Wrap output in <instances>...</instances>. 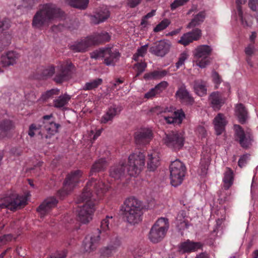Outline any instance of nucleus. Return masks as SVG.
Here are the masks:
<instances>
[{
    "mask_svg": "<svg viewBox=\"0 0 258 258\" xmlns=\"http://www.w3.org/2000/svg\"><path fill=\"white\" fill-rule=\"evenodd\" d=\"M63 15V12L55 4L41 5L33 17L32 26L35 29L42 30L47 27L54 20L62 17Z\"/></svg>",
    "mask_w": 258,
    "mask_h": 258,
    "instance_id": "obj_1",
    "label": "nucleus"
},
{
    "mask_svg": "<svg viewBox=\"0 0 258 258\" xmlns=\"http://www.w3.org/2000/svg\"><path fill=\"white\" fill-rule=\"evenodd\" d=\"M143 207V203L135 197L126 199L122 210L126 221L133 225L141 222Z\"/></svg>",
    "mask_w": 258,
    "mask_h": 258,
    "instance_id": "obj_2",
    "label": "nucleus"
},
{
    "mask_svg": "<svg viewBox=\"0 0 258 258\" xmlns=\"http://www.w3.org/2000/svg\"><path fill=\"white\" fill-rule=\"evenodd\" d=\"M169 227L168 220L165 218H159L152 226L149 234V240L154 243L161 241L165 237Z\"/></svg>",
    "mask_w": 258,
    "mask_h": 258,
    "instance_id": "obj_3",
    "label": "nucleus"
},
{
    "mask_svg": "<svg viewBox=\"0 0 258 258\" xmlns=\"http://www.w3.org/2000/svg\"><path fill=\"white\" fill-rule=\"evenodd\" d=\"M105 191V185L102 182L97 181L95 179L91 178L87 183L79 200L82 202H86V203L93 202L91 199L93 196L92 192H95L98 196L101 197V195Z\"/></svg>",
    "mask_w": 258,
    "mask_h": 258,
    "instance_id": "obj_4",
    "label": "nucleus"
},
{
    "mask_svg": "<svg viewBox=\"0 0 258 258\" xmlns=\"http://www.w3.org/2000/svg\"><path fill=\"white\" fill-rule=\"evenodd\" d=\"M169 170L171 185L174 187L180 185L183 181L186 170L184 164L179 160L176 159L171 163Z\"/></svg>",
    "mask_w": 258,
    "mask_h": 258,
    "instance_id": "obj_5",
    "label": "nucleus"
},
{
    "mask_svg": "<svg viewBox=\"0 0 258 258\" xmlns=\"http://www.w3.org/2000/svg\"><path fill=\"white\" fill-rule=\"evenodd\" d=\"M127 165V173L130 176H134L139 174L145 165V154L138 151L128 157Z\"/></svg>",
    "mask_w": 258,
    "mask_h": 258,
    "instance_id": "obj_6",
    "label": "nucleus"
},
{
    "mask_svg": "<svg viewBox=\"0 0 258 258\" xmlns=\"http://www.w3.org/2000/svg\"><path fill=\"white\" fill-rule=\"evenodd\" d=\"M82 174L83 172L81 170H74L68 174L64 180L62 189L57 191V196L62 198L68 195L79 182Z\"/></svg>",
    "mask_w": 258,
    "mask_h": 258,
    "instance_id": "obj_7",
    "label": "nucleus"
},
{
    "mask_svg": "<svg viewBox=\"0 0 258 258\" xmlns=\"http://www.w3.org/2000/svg\"><path fill=\"white\" fill-rule=\"evenodd\" d=\"M26 204V198L16 193H11L4 198L3 203H0V208H7L12 211H15Z\"/></svg>",
    "mask_w": 258,
    "mask_h": 258,
    "instance_id": "obj_8",
    "label": "nucleus"
},
{
    "mask_svg": "<svg viewBox=\"0 0 258 258\" xmlns=\"http://www.w3.org/2000/svg\"><path fill=\"white\" fill-rule=\"evenodd\" d=\"M235 140L239 144L240 147L245 150L251 148L254 141L253 134L250 130L244 131L238 124L234 125Z\"/></svg>",
    "mask_w": 258,
    "mask_h": 258,
    "instance_id": "obj_9",
    "label": "nucleus"
},
{
    "mask_svg": "<svg viewBox=\"0 0 258 258\" xmlns=\"http://www.w3.org/2000/svg\"><path fill=\"white\" fill-rule=\"evenodd\" d=\"M212 49L207 45L198 46L194 51V56L196 64L201 68H205L210 63V55Z\"/></svg>",
    "mask_w": 258,
    "mask_h": 258,
    "instance_id": "obj_10",
    "label": "nucleus"
},
{
    "mask_svg": "<svg viewBox=\"0 0 258 258\" xmlns=\"http://www.w3.org/2000/svg\"><path fill=\"white\" fill-rule=\"evenodd\" d=\"M164 144L174 151L181 149L184 143L183 134L178 131H171L165 134L163 138Z\"/></svg>",
    "mask_w": 258,
    "mask_h": 258,
    "instance_id": "obj_11",
    "label": "nucleus"
},
{
    "mask_svg": "<svg viewBox=\"0 0 258 258\" xmlns=\"http://www.w3.org/2000/svg\"><path fill=\"white\" fill-rule=\"evenodd\" d=\"M233 172L229 167H227L226 171L224 173V176L223 179L224 182L223 188L220 189L218 192V201L220 204H223L228 200L229 194L226 192L225 190H228L233 184Z\"/></svg>",
    "mask_w": 258,
    "mask_h": 258,
    "instance_id": "obj_12",
    "label": "nucleus"
},
{
    "mask_svg": "<svg viewBox=\"0 0 258 258\" xmlns=\"http://www.w3.org/2000/svg\"><path fill=\"white\" fill-rule=\"evenodd\" d=\"M74 67V66L71 62L61 64L53 79L54 82L57 84H61L69 80L71 78Z\"/></svg>",
    "mask_w": 258,
    "mask_h": 258,
    "instance_id": "obj_13",
    "label": "nucleus"
},
{
    "mask_svg": "<svg viewBox=\"0 0 258 258\" xmlns=\"http://www.w3.org/2000/svg\"><path fill=\"white\" fill-rule=\"evenodd\" d=\"M95 211V203L90 202L80 207L78 210V220L86 224L92 219V215Z\"/></svg>",
    "mask_w": 258,
    "mask_h": 258,
    "instance_id": "obj_14",
    "label": "nucleus"
},
{
    "mask_svg": "<svg viewBox=\"0 0 258 258\" xmlns=\"http://www.w3.org/2000/svg\"><path fill=\"white\" fill-rule=\"evenodd\" d=\"M170 47L169 41L162 40L153 43L150 47L149 51L156 56L163 57L169 52Z\"/></svg>",
    "mask_w": 258,
    "mask_h": 258,
    "instance_id": "obj_15",
    "label": "nucleus"
},
{
    "mask_svg": "<svg viewBox=\"0 0 258 258\" xmlns=\"http://www.w3.org/2000/svg\"><path fill=\"white\" fill-rule=\"evenodd\" d=\"M86 38L90 46L107 42L110 40L111 36L107 32L102 31L100 32H94Z\"/></svg>",
    "mask_w": 258,
    "mask_h": 258,
    "instance_id": "obj_16",
    "label": "nucleus"
},
{
    "mask_svg": "<svg viewBox=\"0 0 258 258\" xmlns=\"http://www.w3.org/2000/svg\"><path fill=\"white\" fill-rule=\"evenodd\" d=\"M119 239L115 237L112 239L110 243L106 246L102 247L99 250L100 255L102 257L107 258L111 256L116 252L118 248L120 246Z\"/></svg>",
    "mask_w": 258,
    "mask_h": 258,
    "instance_id": "obj_17",
    "label": "nucleus"
},
{
    "mask_svg": "<svg viewBox=\"0 0 258 258\" xmlns=\"http://www.w3.org/2000/svg\"><path fill=\"white\" fill-rule=\"evenodd\" d=\"M202 35V30L199 28H195L190 32L183 34L178 42L185 46L194 41L199 40L201 38Z\"/></svg>",
    "mask_w": 258,
    "mask_h": 258,
    "instance_id": "obj_18",
    "label": "nucleus"
},
{
    "mask_svg": "<svg viewBox=\"0 0 258 258\" xmlns=\"http://www.w3.org/2000/svg\"><path fill=\"white\" fill-rule=\"evenodd\" d=\"M152 138V132L149 128H141L135 133V142L138 145H142L148 144Z\"/></svg>",
    "mask_w": 258,
    "mask_h": 258,
    "instance_id": "obj_19",
    "label": "nucleus"
},
{
    "mask_svg": "<svg viewBox=\"0 0 258 258\" xmlns=\"http://www.w3.org/2000/svg\"><path fill=\"white\" fill-rule=\"evenodd\" d=\"M120 57V53L117 49L112 50L110 47H105V54H104V63L106 66H114Z\"/></svg>",
    "mask_w": 258,
    "mask_h": 258,
    "instance_id": "obj_20",
    "label": "nucleus"
},
{
    "mask_svg": "<svg viewBox=\"0 0 258 258\" xmlns=\"http://www.w3.org/2000/svg\"><path fill=\"white\" fill-rule=\"evenodd\" d=\"M127 166L123 162L114 164L109 169V176L115 180L121 179L124 177Z\"/></svg>",
    "mask_w": 258,
    "mask_h": 258,
    "instance_id": "obj_21",
    "label": "nucleus"
},
{
    "mask_svg": "<svg viewBox=\"0 0 258 258\" xmlns=\"http://www.w3.org/2000/svg\"><path fill=\"white\" fill-rule=\"evenodd\" d=\"M203 244L200 242H194L187 239L186 241L181 242L179 245V250L183 253H190L200 249Z\"/></svg>",
    "mask_w": 258,
    "mask_h": 258,
    "instance_id": "obj_22",
    "label": "nucleus"
},
{
    "mask_svg": "<svg viewBox=\"0 0 258 258\" xmlns=\"http://www.w3.org/2000/svg\"><path fill=\"white\" fill-rule=\"evenodd\" d=\"M175 97L186 105H192L195 102L194 98L189 94L184 84L178 88L175 93Z\"/></svg>",
    "mask_w": 258,
    "mask_h": 258,
    "instance_id": "obj_23",
    "label": "nucleus"
},
{
    "mask_svg": "<svg viewBox=\"0 0 258 258\" xmlns=\"http://www.w3.org/2000/svg\"><path fill=\"white\" fill-rule=\"evenodd\" d=\"M53 116L52 114L44 115L42 117V126L46 132H51V134H55L58 133V129L60 125L55 123L51 119Z\"/></svg>",
    "mask_w": 258,
    "mask_h": 258,
    "instance_id": "obj_24",
    "label": "nucleus"
},
{
    "mask_svg": "<svg viewBox=\"0 0 258 258\" xmlns=\"http://www.w3.org/2000/svg\"><path fill=\"white\" fill-rule=\"evenodd\" d=\"M58 201L55 198H48L37 208V211L40 214L41 217H43L50 209L55 207Z\"/></svg>",
    "mask_w": 258,
    "mask_h": 258,
    "instance_id": "obj_25",
    "label": "nucleus"
},
{
    "mask_svg": "<svg viewBox=\"0 0 258 258\" xmlns=\"http://www.w3.org/2000/svg\"><path fill=\"white\" fill-rule=\"evenodd\" d=\"M100 240V236H87L83 241V246L86 252H90L96 249Z\"/></svg>",
    "mask_w": 258,
    "mask_h": 258,
    "instance_id": "obj_26",
    "label": "nucleus"
},
{
    "mask_svg": "<svg viewBox=\"0 0 258 258\" xmlns=\"http://www.w3.org/2000/svg\"><path fill=\"white\" fill-rule=\"evenodd\" d=\"M20 57L19 53L14 51L8 52L1 57V62L3 67H7L16 64Z\"/></svg>",
    "mask_w": 258,
    "mask_h": 258,
    "instance_id": "obj_27",
    "label": "nucleus"
},
{
    "mask_svg": "<svg viewBox=\"0 0 258 258\" xmlns=\"http://www.w3.org/2000/svg\"><path fill=\"white\" fill-rule=\"evenodd\" d=\"M15 125L14 122L10 119H4L0 121V139H2L7 137L10 132L14 130Z\"/></svg>",
    "mask_w": 258,
    "mask_h": 258,
    "instance_id": "obj_28",
    "label": "nucleus"
},
{
    "mask_svg": "<svg viewBox=\"0 0 258 258\" xmlns=\"http://www.w3.org/2000/svg\"><path fill=\"white\" fill-rule=\"evenodd\" d=\"M109 17V12L106 8H100L98 9L95 15L92 16V22L98 24L105 21Z\"/></svg>",
    "mask_w": 258,
    "mask_h": 258,
    "instance_id": "obj_29",
    "label": "nucleus"
},
{
    "mask_svg": "<svg viewBox=\"0 0 258 258\" xmlns=\"http://www.w3.org/2000/svg\"><path fill=\"white\" fill-rule=\"evenodd\" d=\"M235 115L241 124H244L248 118V111L242 103L237 104L235 108Z\"/></svg>",
    "mask_w": 258,
    "mask_h": 258,
    "instance_id": "obj_30",
    "label": "nucleus"
},
{
    "mask_svg": "<svg viewBox=\"0 0 258 258\" xmlns=\"http://www.w3.org/2000/svg\"><path fill=\"white\" fill-rule=\"evenodd\" d=\"M107 166L108 164L105 158L99 159L92 165L90 171L89 176H92L97 172L104 171Z\"/></svg>",
    "mask_w": 258,
    "mask_h": 258,
    "instance_id": "obj_31",
    "label": "nucleus"
},
{
    "mask_svg": "<svg viewBox=\"0 0 258 258\" xmlns=\"http://www.w3.org/2000/svg\"><path fill=\"white\" fill-rule=\"evenodd\" d=\"M215 129L217 135H221L225 130L227 122L223 114L219 113L214 119Z\"/></svg>",
    "mask_w": 258,
    "mask_h": 258,
    "instance_id": "obj_32",
    "label": "nucleus"
},
{
    "mask_svg": "<svg viewBox=\"0 0 258 258\" xmlns=\"http://www.w3.org/2000/svg\"><path fill=\"white\" fill-rule=\"evenodd\" d=\"M209 100L211 102L212 107L214 110H219L224 101L222 98L221 94L219 92H214L209 96Z\"/></svg>",
    "mask_w": 258,
    "mask_h": 258,
    "instance_id": "obj_33",
    "label": "nucleus"
},
{
    "mask_svg": "<svg viewBox=\"0 0 258 258\" xmlns=\"http://www.w3.org/2000/svg\"><path fill=\"white\" fill-rule=\"evenodd\" d=\"M206 17L205 11H201L196 15L187 25L186 28L190 29L200 25L204 22Z\"/></svg>",
    "mask_w": 258,
    "mask_h": 258,
    "instance_id": "obj_34",
    "label": "nucleus"
},
{
    "mask_svg": "<svg viewBox=\"0 0 258 258\" xmlns=\"http://www.w3.org/2000/svg\"><path fill=\"white\" fill-rule=\"evenodd\" d=\"M90 46L87 38L80 41L75 42L69 46V48L74 52H84Z\"/></svg>",
    "mask_w": 258,
    "mask_h": 258,
    "instance_id": "obj_35",
    "label": "nucleus"
},
{
    "mask_svg": "<svg viewBox=\"0 0 258 258\" xmlns=\"http://www.w3.org/2000/svg\"><path fill=\"white\" fill-rule=\"evenodd\" d=\"M194 89L195 93L200 96L207 94V87L205 82L201 80H197L194 82Z\"/></svg>",
    "mask_w": 258,
    "mask_h": 258,
    "instance_id": "obj_36",
    "label": "nucleus"
},
{
    "mask_svg": "<svg viewBox=\"0 0 258 258\" xmlns=\"http://www.w3.org/2000/svg\"><path fill=\"white\" fill-rule=\"evenodd\" d=\"M185 213L184 211L180 212L176 218V227L179 231H182L188 228L189 226L188 221L185 218Z\"/></svg>",
    "mask_w": 258,
    "mask_h": 258,
    "instance_id": "obj_37",
    "label": "nucleus"
},
{
    "mask_svg": "<svg viewBox=\"0 0 258 258\" xmlns=\"http://www.w3.org/2000/svg\"><path fill=\"white\" fill-rule=\"evenodd\" d=\"M159 157L156 155H149V160L147 162L148 169L151 171H155L160 165Z\"/></svg>",
    "mask_w": 258,
    "mask_h": 258,
    "instance_id": "obj_38",
    "label": "nucleus"
},
{
    "mask_svg": "<svg viewBox=\"0 0 258 258\" xmlns=\"http://www.w3.org/2000/svg\"><path fill=\"white\" fill-rule=\"evenodd\" d=\"M89 1V0H65L69 5L79 10H85L88 7Z\"/></svg>",
    "mask_w": 258,
    "mask_h": 258,
    "instance_id": "obj_39",
    "label": "nucleus"
},
{
    "mask_svg": "<svg viewBox=\"0 0 258 258\" xmlns=\"http://www.w3.org/2000/svg\"><path fill=\"white\" fill-rule=\"evenodd\" d=\"M118 107L115 105L108 108L106 113L101 118V122L106 123L109 121L113 119L114 116L117 114Z\"/></svg>",
    "mask_w": 258,
    "mask_h": 258,
    "instance_id": "obj_40",
    "label": "nucleus"
},
{
    "mask_svg": "<svg viewBox=\"0 0 258 258\" xmlns=\"http://www.w3.org/2000/svg\"><path fill=\"white\" fill-rule=\"evenodd\" d=\"M70 99V96L67 94L60 95L57 99L53 100V106L57 108L63 107L68 103Z\"/></svg>",
    "mask_w": 258,
    "mask_h": 258,
    "instance_id": "obj_41",
    "label": "nucleus"
},
{
    "mask_svg": "<svg viewBox=\"0 0 258 258\" xmlns=\"http://www.w3.org/2000/svg\"><path fill=\"white\" fill-rule=\"evenodd\" d=\"M166 70L154 71L150 73L146 74L144 78L147 79H161L167 75Z\"/></svg>",
    "mask_w": 258,
    "mask_h": 258,
    "instance_id": "obj_42",
    "label": "nucleus"
},
{
    "mask_svg": "<svg viewBox=\"0 0 258 258\" xmlns=\"http://www.w3.org/2000/svg\"><path fill=\"white\" fill-rule=\"evenodd\" d=\"M211 159L208 155H204L201 159L200 165L201 169V174L203 175H206L207 173L209 166L210 164Z\"/></svg>",
    "mask_w": 258,
    "mask_h": 258,
    "instance_id": "obj_43",
    "label": "nucleus"
},
{
    "mask_svg": "<svg viewBox=\"0 0 258 258\" xmlns=\"http://www.w3.org/2000/svg\"><path fill=\"white\" fill-rule=\"evenodd\" d=\"M102 83L101 79H96L92 81L87 82L85 84L83 89L84 90H91L97 88Z\"/></svg>",
    "mask_w": 258,
    "mask_h": 258,
    "instance_id": "obj_44",
    "label": "nucleus"
},
{
    "mask_svg": "<svg viewBox=\"0 0 258 258\" xmlns=\"http://www.w3.org/2000/svg\"><path fill=\"white\" fill-rule=\"evenodd\" d=\"M55 73V67L54 66H48L44 69L42 72L41 78L46 79L52 77Z\"/></svg>",
    "mask_w": 258,
    "mask_h": 258,
    "instance_id": "obj_45",
    "label": "nucleus"
},
{
    "mask_svg": "<svg viewBox=\"0 0 258 258\" xmlns=\"http://www.w3.org/2000/svg\"><path fill=\"white\" fill-rule=\"evenodd\" d=\"M170 21L168 19H164L154 29V31L158 32L166 29L170 24Z\"/></svg>",
    "mask_w": 258,
    "mask_h": 258,
    "instance_id": "obj_46",
    "label": "nucleus"
},
{
    "mask_svg": "<svg viewBox=\"0 0 258 258\" xmlns=\"http://www.w3.org/2000/svg\"><path fill=\"white\" fill-rule=\"evenodd\" d=\"M59 93V90L58 89H52L43 93L41 96V98L43 100H46L52 98L55 95H58Z\"/></svg>",
    "mask_w": 258,
    "mask_h": 258,
    "instance_id": "obj_47",
    "label": "nucleus"
},
{
    "mask_svg": "<svg viewBox=\"0 0 258 258\" xmlns=\"http://www.w3.org/2000/svg\"><path fill=\"white\" fill-rule=\"evenodd\" d=\"M185 117V114L182 109H178L174 112L173 117L176 123L178 124H180Z\"/></svg>",
    "mask_w": 258,
    "mask_h": 258,
    "instance_id": "obj_48",
    "label": "nucleus"
},
{
    "mask_svg": "<svg viewBox=\"0 0 258 258\" xmlns=\"http://www.w3.org/2000/svg\"><path fill=\"white\" fill-rule=\"evenodd\" d=\"M105 47L99 48L98 50H96L90 53V57L92 58L95 59L99 58H104V54H105Z\"/></svg>",
    "mask_w": 258,
    "mask_h": 258,
    "instance_id": "obj_49",
    "label": "nucleus"
},
{
    "mask_svg": "<svg viewBox=\"0 0 258 258\" xmlns=\"http://www.w3.org/2000/svg\"><path fill=\"white\" fill-rule=\"evenodd\" d=\"M112 216H106V218L101 222L100 228L102 231H106L109 229L110 221L112 220Z\"/></svg>",
    "mask_w": 258,
    "mask_h": 258,
    "instance_id": "obj_50",
    "label": "nucleus"
},
{
    "mask_svg": "<svg viewBox=\"0 0 258 258\" xmlns=\"http://www.w3.org/2000/svg\"><path fill=\"white\" fill-rule=\"evenodd\" d=\"M246 0H236V3L237 5V13L241 22L243 24L244 19L243 17V12L242 11L241 5L244 4Z\"/></svg>",
    "mask_w": 258,
    "mask_h": 258,
    "instance_id": "obj_51",
    "label": "nucleus"
},
{
    "mask_svg": "<svg viewBox=\"0 0 258 258\" xmlns=\"http://www.w3.org/2000/svg\"><path fill=\"white\" fill-rule=\"evenodd\" d=\"M189 0H174L170 5V8L172 11L175 10L179 7L186 4Z\"/></svg>",
    "mask_w": 258,
    "mask_h": 258,
    "instance_id": "obj_52",
    "label": "nucleus"
},
{
    "mask_svg": "<svg viewBox=\"0 0 258 258\" xmlns=\"http://www.w3.org/2000/svg\"><path fill=\"white\" fill-rule=\"evenodd\" d=\"M10 27V21L8 19L0 20V32L8 29Z\"/></svg>",
    "mask_w": 258,
    "mask_h": 258,
    "instance_id": "obj_53",
    "label": "nucleus"
},
{
    "mask_svg": "<svg viewBox=\"0 0 258 258\" xmlns=\"http://www.w3.org/2000/svg\"><path fill=\"white\" fill-rule=\"evenodd\" d=\"M168 86V83L166 81H162L160 83L158 84L154 87V89L156 91L157 93H159L164 90H165Z\"/></svg>",
    "mask_w": 258,
    "mask_h": 258,
    "instance_id": "obj_54",
    "label": "nucleus"
},
{
    "mask_svg": "<svg viewBox=\"0 0 258 258\" xmlns=\"http://www.w3.org/2000/svg\"><path fill=\"white\" fill-rule=\"evenodd\" d=\"M42 126V125H36L34 123L31 124L29 126V131H28V135L31 137H33L35 135V132L39 130L41 127Z\"/></svg>",
    "mask_w": 258,
    "mask_h": 258,
    "instance_id": "obj_55",
    "label": "nucleus"
},
{
    "mask_svg": "<svg viewBox=\"0 0 258 258\" xmlns=\"http://www.w3.org/2000/svg\"><path fill=\"white\" fill-rule=\"evenodd\" d=\"M187 54L184 52L180 54L178 60L175 64L176 68H179L184 64L185 60L187 58Z\"/></svg>",
    "mask_w": 258,
    "mask_h": 258,
    "instance_id": "obj_56",
    "label": "nucleus"
},
{
    "mask_svg": "<svg viewBox=\"0 0 258 258\" xmlns=\"http://www.w3.org/2000/svg\"><path fill=\"white\" fill-rule=\"evenodd\" d=\"M212 78L214 83L216 84L215 88L217 89L218 88V85L222 82L221 78L219 74L216 71H213L212 72Z\"/></svg>",
    "mask_w": 258,
    "mask_h": 258,
    "instance_id": "obj_57",
    "label": "nucleus"
},
{
    "mask_svg": "<svg viewBox=\"0 0 258 258\" xmlns=\"http://www.w3.org/2000/svg\"><path fill=\"white\" fill-rule=\"evenodd\" d=\"M10 36L9 35L8 37L2 38H0V51H2L5 47L8 46L10 43Z\"/></svg>",
    "mask_w": 258,
    "mask_h": 258,
    "instance_id": "obj_58",
    "label": "nucleus"
},
{
    "mask_svg": "<svg viewBox=\"0 0 258 258\" xmlns=\"http://www.w3.org/2000/svg\"><path fill=\"white\" fill-rule=\"evenodd\" d=\"M137 69V73L136 77L140 75L144 71L147 67V64L145 62L137 63L135 64Z\"/></svg>",
    "mask_w": 258,
    "mask_h": 258,
    "instance_id": "obj_59",
    "label": "nucleus"
},
{
    "mask_svg": "<svg viewBox=\"0 0 258 258\" xmlns=\"http://www.w3.org/2000/svg\"><path fill=\"white\" fill-rule=\"evenodd\" d=\"M249 156L248 154H244L240 157L238 162V166L242 168L245 165Z\"/></svg>",
    "mask_w": 258,
    "mask_h": 258,
    "instance_id": "obj_60",
    "label": "nucleus"
},
{
    "mask_svg": "<svg viewBox=\"0 0 258 258\" xmlns=\"http://www.w3.org/2000/svg\"><path fill=\"white\" fill-rule=\"evenodd\" d=\"M148 44H145L141 46L137 49V56H144L147 53Z\"/></svg>",
    "mask_w": 258,
    "mask_h": 258,
    "instance_id": "obj_61",
    "label": "nucleus"
},
{
    "mask_svg": "<svg viewBox=\"0 0 258 258\" xmlns=\"http://www.w3.org/2000/svg\"><path fill=\"white\" fill-rule=\"evenodd\" d=\"M248 6L253 11L258 10V0H248Z\"/></svg>",
    "mask_w": 258,
    "mask_h": 258,
    "instance_id": "obj_62",
    "label": "nucleus"
},
{
    "mask_svg": "<svg viewBox=\"0 0 258 258\" xmlns=\"http://www.w3.org/2000/svg\"><path fill=\"white\" fill-rule=\"evenodd\" d=\"M12 235L11 234H5L0 237V246L5 244L7 241L11 240Z\"/></svg>",
    "mask_w": 258,
    "mask_h": 258,
    "instance_id": "obj_63",
    "label": "nucleus"
},
{
    "mask_svg": "<svg viewBox=\"0 0 258 258\" xmlns=\"http://www.w3.org/2000/svg\"><path fill=\"white\" fill-rule=\"evenodd\" d=\"M142 0H127V5L131 8H134L138 6Z\"/></svg>",
    "mask_w": 258,
    "mask_h": 258,
    "instance_id": "obj_64",
    "label": "nucleus"
}]
</instances>
